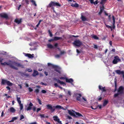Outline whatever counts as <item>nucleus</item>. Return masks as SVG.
<instances>
[{
  "instance_id": "obj_1",
  "label": "nucleus",
  "mask_w": 124,
  "mask_h": 124,
  "mask_svg": "<svg viewBox=\"0 0 124 124\" xmlns=\"http://www.w3.org/2000/svg\"><path fill=\"white\" fill-rule=\"evenodd\" d=\"M3 60V58H0V64L2 65L5 66L7 65L9 66L11 68L16 70L18 69V68L17 67L14 66V65H15L18 67H21L22 68L24 67L23 65L21 64L20 63L15 62V61L12 62L10 60H9L8 61V62L10 63H8L6 62H4V63L1 62Z\"/></svg>"
},
{
  "instance_id": "obj_2",
  "label": "nucleus",
  "mask_w": 124,
  "mask_h": 124,
  "mask_svg": "<svg viewBox=\"0 0 124 124\" xmlns=\"http://www.w3.org/2000/svg\"><path fill=\"white\" fill-rule=\"evenodd\" d=\"M53 6L60 7L61 6V5L58 2H56L55 1H51L48 5L47 6V7L50 8Z\"/></svg>"
},
{
  "instance_id": "obj_3",
  "label": "nucleus",
  "mask_w": 124,
  "mask_h": 124,
  "mask_svg": "<svg viewBox=\"0 0 124 124\" xmlns=\"http://www.w3.org/2000/svg\"><path fill=\"white\" fill-rule=\"evenodd\" d=\"M7 84L9 86H12L13 85V84L10 82L9 81L7 80L2 79L1 82V85H5Z\"/></svg>"
},
{
  "instance_id": "obj_4",
  "label": "nucleus",
  "mask_w": 124,
  "mask_h": 124,
  "mask_svg": "<svg viewBox=\"0 0 124 124\" xmlns=\"http://www.w3.org/2000/svg\"><path fill=\"white\" fill-rule=\"evenodd\" d=\"M74 46H75L79 47L82 44V42L79 40H76L73 43Z\"/></svg>"
},
{
  "instance_id": "obj_5",
  "label": "nucleus",
  "mask_w": 124,
  "mask_h": 124,
  "mask_svg": "<svg viewBox=\"0 0 124 124\" xmlns=\"http://www.w3.org/2000/svg\"><path fill=\"white\" fill-rule=\"evenodd\" d=\"M121 61V60L119 58V57L118 56H116L114 57V59L112 61V62L113 64H116L118 62Z\"/></svg>"
},
{
  "instance_id": "obj_6",
  "label": "nucleus",
  "mask_w": 124,
  "mask_h": 124,
  "mask_svg": "<svg viewBox=\"0 0 124 124\" xmlns=\"http://www.w3.org/2000/svg\"><path fill=\"white\" fill-rule=\"evenodd\" d=\"M46 108L47 109H50L51 111L53 112L55 110V108H54L50 104H48L46 105Z\"/></svg>"
},
{
  "instance_id": "obj_7",
  "label": "nucleus",
  "mask_w": 124,
  "mask_h": 124,
  "mask_svg": "<svg viewBox=\"0 0 124 124\" xmlns=\"http://www.w3.org/2000/svg\"><path fill=\"white\" fill-rule=\"evenodd\" d=\"M54 120V121L57 122L60 124H61V121H60V119L57 116H54L53 117Z\"/></svg>"
},
{
  "instance_id": "obj_8",
  "label": "nucleus",
  "mask_w": 124,
  "mask_h": 124,
  "mask_svg": "<svg viewBox=\"0 0 124 124\" xmlns=\"http://www.w3.org/2000/svg\"><path fill=\"white\" fill-rule=\"evenodd\" d=\"M0 16L2 18H3L6 19L8 18V15L5 13H2L0 14Z\"/></svg>"
},
{
  "instance_id": "obj_9",
  "label": "nucleus",
  "mask_w": 124,
  "mask_h": 124,
  "mask_svg": "<svg viewBox=\"0 0 124 124\" xmlns=\"http://www.w3.org/2000/svg\"><path fill=\"white\" fill-rule=\"evenodd\" d=\"M75 95L77 96L76 98V100H77L80 101V98L82 96L81 94L79 93H77L75 94Z\"/></svg>"
},
{
  "instance_id": "obj_10",
  "label": "nucleus",
  "mask_w": 124,
  "mask_h": 124,
  "mask_svg": "<svg viewBox=\"0 0 124 124\" xmlns=\"http://www.w3.org/2000/svg\"><path fill=\"white\" fill-rule=\"evenodd\" d=\"M123 87L122 86H120L118 88L117 92L120 94H122L123 93Z\"/></svg>"
},
{
  "instance_id": "obj_11",
  "label": "nucleus",
  "mask_w": 124,
  "mask_h": 124,
  "mask_svg": "<svg viewBox=\"0 0 124 124\" xmlns=\"http://www.w3.org/2000/svg\"><path fill=\"white\" fill-rule=\"evenodd\" d=\"M74 81L73 79L70 78V79H68L67 78L66 79V81L67 83H70L72 85H73V82Z\"/></svg>"
},
{
  "instance_id": "obj_12",
  "label": "nucleus",
  "mask_w": 124,
  "mask_h": 124,
  "mask_svg": "<svg viewBox=\"0 0 124 124\" xmlns=\"http://www.w3.org/2000/svg\"><path fill=\"white\" fill-rule=\"evenodd\" d=\"M33 106V104L31 102H30L29 103L28 107L26 109L27 111L31 110L32 108V107Z\"/></svg>"
},
{
  "instance_id": "obj_13",
  "label": "nucleus",
  "mask_w": 124,
  "mask_h": 124,
  "mask_svg": "<svg viewBox=\"0 0 124 124\" xmlns=\"http://www.w3.org/2000/svg\"><path fill=\"white\" fill-rule=\"evenodd\" d=\"M53 67L54 69H55V71L59 72V71L58 70L59 68L58 66L57 65H53Z\"/></svg>"
},
{
  "instance_id": "obj_14",
  "label": "nucleus",
  "mask_w": 124,
  "mask_h": 124,
  "mask_svg": "<svg viewBox=\"0 0 124 124\" xmlns=\"http://www.w3.org/2000/svg\"><path fill=\"white\" fill-rule=\"evenodd\" d=\"M34 54H26L25 53V55L27 57L29 58H32L34 57Z\"/></svg>"
},
{
  "instance_id": "obj_15",
  "label": "nucleus",
  "mask_w": 124,
  "mask_h": 124,
  "mask_svg": "<svg viewBox=\"0 0 124 124\" xmlns=\"http://www.w3.org/2000/svg\"><path fill=\"white\" fill-rule=\"evenodd\" d=\"M75 113L76 115H75V116H74L75 117H76L77 118L80 117L81 116L83 117V116L81 114L79 113V112H75Z\"/></svg>"
},
{
  "instance_id": "obj_16",
  "label": "nucleus",
  "mask_w": 124,
  "mask_h": 124,
  "mask_svg": "<svg viewBox=\"0 0 124 124\" xmlns=\"http://www.w3.org/2000/svg\"><path fill=\"white\" fill-rule=\"evenodd\" d=\"M115 72L117 74L119 75L122 74H124V71H121L119 70H116Z\"/></svg>"
},
{
  "instance_id": "obj_17",
  "label": "nucleus",
  "mask_w": 124,
  "mask_h": 124,
  "mask_svg": "<svg viewBox=\"0 0 124 124\" xmlns=\"http://www.w3.org/2000/svg\"><path fill=\"white\" fill-rule=\"evenodd\" d=\"M55 80L57 82V83L60 84L61 85H66L65 83L63 81H61L58 79H55Z\"/></svg>"
},
{
  "instance_id": "obj_18",
  "label": "nucleus",
  "mask_w": 124,
  "mask_h": 124,
  "mask_svg": "<svg viewBox=\"0 0 124 124\" xmlns=\"http://www.w3.org/2000/svg\"><path fill=\"white\" fill-rule=\"evenodd\" d=\"M22 19H20V20H18L17 18H16L15 19L14 22L17 23V24H19L21 23Z\"/></svg>"
},
{
  "instance_id": "obj_19",
  "label": "nucleus",
  "mask_w": 124,
  "mask_h": 124,
  "mask_svg": "<svg viewBox=\"0 0 124 124\" xmlns=\"http://www.w3.org/2000/svg\"><path fill=\"white\" fill-rule=\"evenodd\" d=\"M68 113L71 116L74 117L75 116V114L72 111L74 112V111L72 110V111L70 110H68Z\"/></svg>"
},
{
  "instance_id": "obj_20",
  "label": "nucleus",
  "mask_w": 124,
  "mask_h": 124,
  "mask_svg": "<svg viewBox=\"0 0 124 124\" xmlns=\"http://www.w3.org/2000/svg\"><path fill=\"white\" fill-rule=\"evenodd\" d=\"M112 20H113V26L112 27V28L114 29L115 28V19L114 16H112Z\"/></svg>"
},
{
  "instance_id": "obj_21",
  "label": "nucleus",
  "mask_w": 124,
  "mask_h": 124,
  "mask_svg": "<svg viewBox=\"0 0 124 124\" xmlns=\"http://www.w3.org/2000/svg\"><path fill=\"white\" fill-rule=\"evenodd\" d=\"M39 74L38 71L35 70H34V72L32 74V75L34 77H35L36 76L38 75Z\"/></svg>"
},
{
  "instance_id": "obj_22",
  "label": "nucleus",
  "mask_w": 124,
  "mask_h": 124,
  "mask_svg": "<svg viewBox=\"0 0 124 124\" xmlns=\"http://www.w3.org/2000/svg\"><path fill=\"white\" fill-rule=\"evenodd\" d=\"M8 110L10 112H11L12 113H14L16 111V110L13 107H10Z\"/></svg>"
},
{
  "instance_id": "obj_23",
  "label": "nucleus",
  "mask_w": 124,
  "mask_h": 124,
  "mask_svg": "<svg viewBox=\"0 0 124 124\" xmlns=\"http://www.w3.org/2000/svg\"><path fill=\"white\" fill-rule=\"evenodd\" d=\"M82 20L83 21H87V19L84 16L82 15L81 17Z\"/></svg>"
},
{
  "instance_id": "obj_24",
  "label": "nucleus",
  "mask_w": 124,
  "mask_h": 124,
  "mask_svg": "<svg viewBox=\"0 0 124 124\" xmlns=\"http://www.w3.org/2000/svg\"><path fill=\"white\" fill-rule=\"evenodd\" d=\"M71 6L76 8H78L79 7V5L77 3H75L74 4H72L71 5Z\"/></svg>"
},
{
  "instance_id": "obj_25",
  "label": "nucleus",
  "mask_w": 124,
  "mask_h": 124,
  "mask_svg": "<svg viewBox=\"0 0 124 124\" xmlns=\"http://www.w3.org/2000/svg\"><path fill=\"white\" fill-rule=\"evenodd\" d=\"M53 107H54L56 108H61L63 110H65L63 107H62L60 105H56L55 106H54Z\"/></svg>"
},
{
  "instance_id": "obj_26",
  "label": "nucleus",
  "mask_w": 124,
  "mask_h": 124,
  "mask_svg": "<svg viewBox=\"0 0 124 124\" xmlns=\"http://www.w3.org/2000/svg\"><path fill=\"white\" fill-rule=\"evenodd\" d=\"M62 39V37H55L54 38V40H57Z\"/></svg>"
},
{
  "instance_id": "obj_27",
  "label": "nucleus",
  "mask_w": 124,
  "mask_h": 124,
  "mask_svg": "<svg viewBox=\"0 0 124 124\" xmlns=\"http://www.w3.org/2000/svg\"><path fill=\"white\" fill-rule=\"evenodd\" d=\"M47 46L48 48H53V46L51 44H48L47 45Z\"/></svg>"
},
{
  "instance_id": "obj_28",
  "label": "nucleus",
  "mask_w": 124,
  "mask_h": 124,
  "mask_svg": "<svg viewBox=\"0 0 124 124\" xmlns=\"http://www.w3.org/2000/svg\"><path fill=\"white\" fill-rule=\"evenodd\" d=\"M92 38H94V39H96V40H98L99 39V38L96 36V35H93L92 36Z\"/></svg>"
},
{
  "instance_id": "obj_29",
  "label": "nucleus",
  "mask_w": 124,
  "mask_h": 124,
  "mask_svg": "<svg viewBox=\"0 0 124 124\" xmlns=\"http://www.w3.org/2000/svg\"><path fill=\"white\" fill-rule=\"evenodd\" d=\"M17 119V117H13L12 118L11 120L9 121V122H14L15 120H16Z\"/></svg>"
},
{
  "instance_id": "obj_30",
  "label": "nucleus",
  "mask_w": 124,
  "mask_h": 124,
  "mask_svg": "<svg viewBox=\"0 0 124 124\" xmlns=\"http://www.w3.org/2000/svg\"><path fill=\"white\" fill-rule=\"evenodd\" d=\"M106 0H101L100 2V4L104 5V3H105Z\"/></svg>"
},
{
  "instance_id": "obj_31",
  "label": "nucleus",
  "mask_w": 124,
  "mask_h": 124,
  "mask_svg": "<svg viewBox=\"0 0 124 124\" xmlns=\"http://www.w3.org/2000/svg\"><path fill=\"white\" fill-rule=\"evenodd\" d=\"M31 2L32 3V4L34 5L35 6H37L35 1L33 0H32L31 1Z\"/></svg>"
},
{
  "instance_id": "obj_32",
  "label": "nucleus",
  "mask_w": 124,
  "mask_h": 124,
  "mask_svg": "<svg viewBox=\"0 0 124 124\" xmlns=\"http://www.w3.org/2000/svg\"><path fill=\"white\" fill-rule=\"evenodd\" d=\"M100 11L103 12V11L104 10V5H102V7H100Z\"/></svg>"
},
{
  "instance_id": "obj_33",
  "label": "nucleus",
  "mask_w": 124,
  "mask_h": 124,
  "mask_svg": "<svg viewBox=\"0 0 124 124\" xmlns=\"http://www.w3.org/2000/svg\"><path fill=\"white\" fill-rule=\"evenodd\" d=\"M17 101L19 104H20L21 103V101L20 100V98L17 97Z\"/></svg>"
},
{
  "instance_id": "obj_34",
  "label": "nucleus",
  "mask_w": 124,
  "mask_h": 124,
  "mask_svg": "<svg viewBox=\"0 0 124 124\" xmlns=\"http://www.w3.org/2000/svg\"><path fill=\"white\" fill-rule=\"evenodd\" d=\"M108 102V101L106 100H105L104 102L103 105L104 106H106L107 105Z\"/></svg>"
},
{
  "instance_id": "obj_35",
  "label": "nucleus",
  "mask_w": 124,
  "mask_h": 124,
  "mask_svg": "<svg viewBox=\"0 0 124 124\" xmlns=\"http://www.w3.org/2000/svg\"><path fill=\"white\" fill-rule=\"evenodd\" d=\"M48 31L49 35L51 37H52L53 36V35L51 32L50 30H48Z\"/></svg>"
},
{
  "instance_id": "obj_36",
  "label": "nucleus",
  "mask_w": 124,
  "mask_h": 124,
  "mask_svg": "<svg viewBox=\"0 0 124 124\" xmlns=\"http://www.w3.org/2000/svg\"><path fill=\"white\" fill-rule=\"evenodd\" d=\"M102 92H105L106 91L105 87H102L101 90Z\"/></svg>"
},
{
  "instance_id": "obj_37",
  "label": "nucleus",
  "mask_w": 124,
  "mask_h": 124,
  "mask_svg": "<svg viewBox=\"0 0 124 124\" xmlns=\"http://www.w3.org/2000/svg\"><path fill=\"white\" fill-rule=\"evenodd\" d=\"M24 118V117L23 115H21L20 116V120H21Z\"/></svg>"
},
{
  "instance_id": "obj_38",
  "label": "nucleus",
  "mask_w": 124,
  "mask_h": 124,
  "mask_svg": "<svg viewBox=\"0 0 124 124\" xmlns=\"http://www.w3.org/2000/svg\"><path fill=\"white\" fill-rule=\"evenodd\" d=\"M19 105L20 107V110H22L23 108V105L21 103L20 104H19Z\"/></svg>"
},
{
  "instance_id": "obj_39",
  "label": "nucleus",
  "mask_w": 124,
  "mask_h": 124,
  "mask_svg": "<svg viewBox=\"0 0 124 124\" xmlns=\"http://www.w3.org/2000/svg\"><path fill=\"white\" fill-rule=\"evenodd\" d=\"M105 25L107 27V28H110L111 29V30L112 31V27H111V26H110L109 25H107L106 24H105Z\"/></svg>"
},
{
  "instance_id": "obj_40",
  "label": "nucleus",
  "mask_w": 124,
  "mask_h": 124,
  "mask_svg": "<svg viewBox=\"0 0 124 124\" xmlns=\"http://www.w3.org/2000/svg\"><path fill=\"white\" fill-rule=\"evenodd\" d=\"M39 92V90L38 89H36L34 91V92L36 93L37 94Z\"/></svg>"
},
{
  "instance_id": "obj_41",
  "label": "nucleus",
  "mask_w": 124,
  "mask_h": 124,
  "mask_svg": "<svg viewBox=\"0 0 124 124\" xmlns=\"http://www.w3.org/2000/svg\"><path fill=\"white\" fill-rule=\"evenodd\" d=\"M120 94L118 93H116L115 94H114V97H117Z\"/></svg>"
},
{
  "instance_id": "obj_42",
  "label": "nucleus",
  "mask_w": 124,
  "mask_h": 124,
  "mask_svg": "<svg viewBox=\"0 0 124 124\" xmlns=\"http://www.w3.org/2000/svg\"><path fill=\"white\" fill-rule=\"evenodd\" d=\"M59 78L61 79H63V80H65L66 81V79L67 78H66L64 77H60Z\"/></svg>"
},
{
  "instance_id": "obj_43",
  "label": "nucleus",
  "mask_w": 124,
  "mask_h": 124,
  "mask_svg": "<svg viewBox=\"0 0 124 124\" xmlns=\"http://www.w3.org/2000/svg\"><path fill=\"white\" fill-rule=\"evenodd\" d=\"M37 99L38 100V101L39 102V104L40 105H41L42 104V103H41V101L39 98H38Z\"/></svg>"
},
{
  "instance_id": "obj_44",
  "label": "nucleus",
  "mask_w": 124,
  "mask_h": 124,
  "mask_svg": "<svg viewBox=\"0 0 124 124\" xmlns=\"http://www.w3.org/2000/svg\"><path fill=\"white\" fill-rule=\"evenodd\" d=\"M115 89L114 91H116V81L115 82Z\"/></svg>"
},
{
  "instance_id": "obj_45",
  "label": "nucleus",
  "mask_w": 124,
  "mask_h": 124,
  "mask_svg": "<svg viewBox=\"0 0 124 124\" xmlns=\"http://www.w3.org/2000/svg\"><path fill=\"white\" fill-rule=\"evenodd\" d=\"M28 89L29 90V92H31L33 91V90L30 87H29L28 88Z\"/></svg>"
},
{
  "instance_id": "obj_46",
  "label": "nucleus",
  "mask_w": 124,
  "mask_h": 124,
  "mask_svg": "<svg viewBox=\"0 0 124 124\" xmlns=\"http://www.w3.org/2000/svg\"><path fill=\"white\" fill-rule=\"evenodd\" d=\"M55 57L56 58H59L60 57V55L59 54H57L55 55Z\"/></svg>"
},
{
  "instance_id": "obj_47",
  "label": "nucleus",
  "mask_w": 124,
  "mask_h": 124,
  "mask_svg": "<svg viewBox=\"0 0 124 124\" xmlns=\"http://www.w3.org/2000/svg\"><path fill=\"white\" fill-rule=\"evenodd\" d=\"M41 92L43 93H46V91L45 90H42L41 91Z\"/></svg>"
},
{
  "instance_id": "obj_48",
  "label": "nucleus",
  "mask_w": 124,
  "mask_h": 124,
  "mask_svg": "<svg viewBox=\"0 0 124 124\" xmlns=\"http://www.w3.org/2000/svg\"><path fill=\"white\" fill-rule=\"evenodd\" d=\"M25 2L27 4H29V1L28 0H25Z\"/></svg>"
},
{
  "instance_id": "obj_49",
  "label": "nucleus",
  "mask_w": 124,
  "mask_h": 124,
  "mask_svg": "<svg viewBox=\"0 0 124 124\" xmlns=\"http://www.w3.org/2000/svg\"><path fill=\"white\" fill-rule=\"evenodd\" d=\"M94 2V3H93V4H94V5L97 4L98 3V0H96L95 2Z\"/></svg>"
},
{
  "instance_id": "obj_50",
  "label": "nucleus",
  "mask_w": 124,
  "mask_h": 124,
  "mask_svg": "<svg viewBox=\"0 0 124 124\" xmlns=\"http://www.w3.org/2000/svg\"><path fill=\"white\" fill-rule=\"evenodd\" d=\"M27 71L29 72H31L32 71V70L30 69H28Z\"/></svg>"
},
{
  "instance_id": "obj_51",
  "label": "nucleus",
  "mask_w": 124,
  "mask_h": 124,
  "mask_svg": "<svg viewBox=\"0 0 124 124\" xmlns=\"http://www.w3.org/2000/svg\"><path fill=\"white\" fill-rule=\"evenodd\" d=\"M4 111L3 110L2 111V112L1 113V117H3V116H4Z\"/></svg>"
},
{
  "instance_id": "obj_52",
  "label": "nucleus",
  "mask_w": 124,
  "mask_h": 124,
  "mask_svg": "<svg viewBox=\"0 0 124 124\" xmlns=\"http://www.w3.org/2000/svg\"><path fill=\"white\" fill-rule=\"evenodd\" d=\"M36 108L35 107H33L32 108L33 110L34 111H35V110H36Z\"/></svg>"
},
{
  "instance_id": "obj_53",
  "label": "nucleus",
  "mask_w": 124,
  "mask_h": 124,
  "mask_svg": "<svg viewBox=\"0 0 124 124\" xmlns=\"http://www.w3.org/2000/svg\"><path fill=\"white\" fill-rule=\"evenodd\" d=\"M62 97V95L60 94L59 95V98L60 99H61Z\"/></svg>"
},
{
  "instance_id": "obj_54",
  "label": "nucleus",
  "mask_w": 124,
  "mask_h": 124,
  "mask_svg": "<svg viewBox=\"0 0 124 124\" xmlns=\"http://www.w3.org/2000/svg\"><path fill=\"white\" fill-rule=\"evenodd\" d=\"M40 116L41 117L44 118L45 117V116L44 114H41Z\"/></svg>"
},
{
  "instance_id": "obj_55",
  "label": "nucleus",
  "mask_w": 124,
  "mask_h": 124,
  "mask_svg": "<svg viewBox=\"0 0 124 124\" xmlns=\"http://www.w3.org/2000/svg\"><path fill=\"white\" fill-rule=\"evenodd\" d=\"M65 53V52L64 51H61L60 52V55H62L64 54Z\"/></svg>"
},
{
  "instance_id": "obj_56",
  "label": "nucleus",
  "mask_w": 124,
  "mask_h": 124,
  "mask_svg": "<svg viewBox=\"0 0 124 124\" xmlns=\"http://www.w3.org/2000/svg\"><path fill=\"white\" fill-rule=\"evenodd\" d=\"M94 48L97 49L98 48L97 46L96 45H94Z\"/></svg>"
},
{
  "instance_id": "obj_57",
  "label": "nucleus",
  "mask_w": 124,
  "mask_h": 124,
  "mask_svg": "<svg viewBox=\"0 0 124 124\" xmlns=\"http://www.w3.org/2000/svg\"><path fill=\"white\" fill-rule=\"evenodd\" d=\"M89 0L92 4H93V3H94V2H94L93 0Z\"/></svg>"
},
{
  "instance_id": "obj_58",
  "label": "nucleus",
  "mask_w": 124,
  "mask_h": 124,
  "mask_svg": "<svg viewBox=\"0 0 124 124\" xmlns=\"http://www.w3.org/2000/svg\"><path fill=\"white\" fill-rule=\"evenodd\" d=\"M41 109L40 108H37V112L38 113L39 112V111Z\"/></svg>"
},
{
  "instance_id": "obj_59",
  "label": "nucleus",
  "mask_w": 124,
  "mask_h": 124,
  "mask_svg": "<svg viewBox=\"0 0 124 124\" xmlns=\"http://www.w3.org/2000/svg\"><path fill=\"white\" fill-rule=\"evenodd\" d=\"M91 108L92 109H96L97 108V107H95V108H93L92 106H91Z\"/></svg>"
},
{
  "instance_id": "obj_60",
  "label": "nucleus",
  "mask_w": 124,
  "mask_h": 124,
  "mask_svg": "<svg viewBox=\"0 0 124 124\" xmlns=\"http://www.w3.org/2000/svg\"><path fill=\"white\" fill-rule=\"evenodd\" d=\"M102 99V98L101 97H99L98 99V100L99 101H101Z\"/></svg>"
},
{
  "instance_id": "obj_61",
  "label": "nucleus",
  "mask_w": 124,
  "mask_h": 124,
  "mask_svg": "<svg viewBox=\"0 0 124 124\" xmlns=\"http://www.w3.org/2000/svg\"><path fill=\"white\" fill-rule=\"evenodd\" d=\"M54 85L55 87H58L59 86L57 83H55L54 84Z\"/></svg>"
},
{
  "instance_id": "obj_62",
  "label": "nucleus",
  "mask_w": 124,
  "mask_h": 124,
  "mask_svg": "<svg viewBox=\"0 0 124 124\" xmlns=\"http://www.w3.org/2000/svg\"><path fill=\"white\" fill-rule=\"evenodd\" d=\"M40 84H42V85H46V83L45 84L43 82H41V83Z\"/></svg>"
},
{
  "instance_id": "obj_63",
  "label": "nucleus",
  "mask_w": 124,
  "mask_h": 124,
  "mask_svg": "<svg viewBox=\"0 0 124 124\" xmlns=\"http://www.w3.org/2000/svg\"><path fill=\"white\" fill-rule=\"evenodd\" d=\"M54 40V39H50L48 40V41L49 42H51Z\"/></svg>"
},
{
  "instance_id": "obj_64",
  "label": "nucleus",
  "mask_w": 124,
  "mask_h": 124,
  "mask_svg": "<svg viewBox=\"0 0 124 124\" xmlns=\"http://www.w3.org/2000/svg\"><path fill=\"white\" fill-rule=\"evenodd\" d=\"M29 124H37V123L36 122H34L30 123Z\"/></svg>"
}]
</instances>
